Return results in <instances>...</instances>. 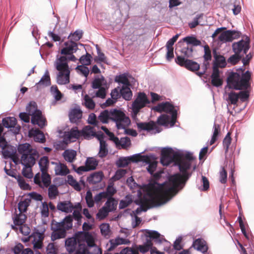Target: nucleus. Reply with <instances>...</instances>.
I'll use <instances>...</instances> for the list:
<instances>
[{
    "instance_id": "obj_1",
    "label": "nucleus",
    "mask_w": 254,
    "mask_h": 254,
    "mask_svg": "<svg viewBox=\"0 0 254 254\" xmlns=\"http://www.w3.org/2000/svg\"><path fill=\"white\" fill-rule=\"evenodd\" d=\"M175 194V174L169 176L164 183L149 184L143 195L144 201L152 207H157L169 201Z\"/></svg>"
},
{
    "instance_id": "obj_2",
    "label": "nucleus",
    "mask_w": 254,
    "mask_h": 254,
    "mask_svg": "<svg viewBox=\"0 0 254 254\" xmlns=\"http://www.w3.org/2000/svg\"><path fill=\"white\" fill-rule=\"evenodd\" d=\"M176 195L183 190L196 168V158L191 152L176 148Z\"/></svg>"
},
{
    "instance_id": "obj_3",
    "label": "nucleus",
    "mask_w": 254,
    "mask_h": 254,
    "mask_svg": "<svg viewBox=\"0 0 254 254\" xmlns=\"http://www.w3.org/2000/svg\"><path fill=\"white\" fill-rule=\"evenodd\" d=\"M159 125L165 127H173L175 125V112L169 115H161L158 117L156 122L151 121L148 123L137 124V128L140 131L145 130L151 134H155L162 131V129Z\"/></svg>"
},
{
    "instance_id": "obj_4",
    "label": "nucleus",
    "mask_w": 254,
    "mask_h": 254,
    "mask_svg": "<svg viewBox=\"0 0 254 254\" xmlns=\"http://www.w3.org/2000/svg\"><path fill=\"white\" fill-rule=\"evenodd\" d=\"M251 73L247 71L242 75L237 72H231L227 79V87L235 90H247L251 86Z\"/></svg>"
},
{
    "instance_id": "obj_5",
    "label": "nucleus",
    "mask_w": 254,
    "mask_h": 254,
    "mask_svg": "<svg viewBox=\"0 0 254 254\" xmlns=\"http://www.w3.org/2000/svg\"><path fill=\"white\" fill-rule=\"evenodd\" d=\"M26 113H20L19 118L25 123H29L30 116H31V123L33 125H37L41 128L46 126V119L43 117L41 111L37 109V105L35 102H30L26 107Z\"/></svg>"
},
{
    "instance_id": "obj_6",
    "label": "nucleus",
    "mask_w": 254,
    "mask_h": 254,
    "mask_svg": "<svg viewBox=\"0 0 254 254\" xmlns=\"http://www.w3.org/2000/svg\"><path fill=\"white\" fill-rule=\"evenodd\" d=\"M145 235L146 237V242L142 245L136 246V250L142 254L150 251V254L153 250V242L156 244H161L163 242H167L163 236L161 235L157 231L146 230Z\"/></svg>"
},
{
    "instance_id": "obj_7",
    "label": "nucleus",
    "mask_w": 254,
    "mask_h": 254,
    "mask_svg": "<svg viewBox=\"0 0 254 254\" xmlns=\"http://www.w3.org/2000/svg\"><path fill=\"white\" fill-rule=\"evenodd\" d=\"M72 227V219L71 215L66 216L61 222L52 224V228L53 232L51 234V240L55 241L64 238L66 231Z\"/></svg>"
},
{
    "instance_id": "obj_8",
    "label": "nucleus",
    "mask_w": 254,
    "mask_h": 254,
    "mask_svg": "<svg viewBox=\"0 0 254 254\" xmlns=\"http://www.w3.org/2000/svg\"><path fill=\"white\" fill-rule=\"evenodd\" d=\"M56 69L59 71L57 76V82L60 85L67 84L69 82L70 70L67 63V59L62 56L55 62Z\"/></svg>"
},
{
    "instance_id": "obj_9",
    "label": "nucleus",
    "mask_w": 254,
    "mask_h": 254,
    "mask_svg": "<svg viewBox=\"0 0 254 254\" xmlns=\"http://www.w3.org/2000/svg\"><path fill=\"white\" fill-rule=\"evenodd\" d=\"M181 51L184 56H178L176 63L190 71L193 72L197 71L200 68L199 64L196 62L187 59L191 56L192 52L191 49L188 48L187 46V47H184Z\"/></svg>"
},
{
    "instance_id": "obj_10",
    "label": "nucleus",
    "mask_w": 254,
    "mask_h": 254,
    "mask_svg": "<svg viewBox=\"0 0 254 254\" xmlns=\"http://www.w3.org/2000/svg\"><path fill=\"white\" fill-rule=\"evenodd\" d=\"M111 121L116 123L118 129L125 128L130 124L129 118L125 113L117 109H111Z\"/></svg>"
},
{
    "instance_id": "obj_11",
    "label": "nucleus",
    "mask_w": 254,
    "mask_h": 254,
    "mask_svg": "<svg viewBox=\"0 0 254 254\" xmlns=\"http://www.w3.org/2000/svg\"><path fill=\"white\" fill-rule=\"evenodd\" d=\"M150 103L146 95L143 92H139L132 104V110L134 115H136L140 110Z\"/></svg>"
},
{
    "instance_id": "obj_12",
    "label": "nucleus",
    "mask_w": 254,
    "mask_h": 254,
    "mask_svg": "<svg viewBox=\"0 0 254 254\" xmlns=\"http://www.w3.org/2000/svg\"><path fill=\"white\" fill-rule=\"evenodd\" d=\"M232 48L235 53L239 55L246 54L250 49V39L247 37L246 39L241 40L238 42L234 43Z\"/></svg>"
},
{
    "instance_id": "obj_13",
    "label": "nucleus",
    "mask_w": 254,
    "mask_h": 254,
    "mask_svg": "<svg viewBox=\"0 0 254 254\" xmlns=\"http://www.w3.org/2000/svg\"><path fill=\"white\" fill-rule=\"evenodd\" d=\"M160 162L163 166H168L175 162V152L171 148H164L162 149Z\"/></svg>"
},
{
    "instance_id": "obj_14",
    "label": "nucleus",
    "mask_w": 254,
    "mask_h": 254,
    "mask_svg": "<svg viewBox=\"0 0 254 254\" xmlns=\"http://www.w3.org/2000/svg\"><path fill=\"white\" fill-rule=\"evenodd\" d=\"M39 157L37 150H35L27 155L21 156V164L25 167H32L36 163V159Z\"/></svg>"
},
{
    "instance_id": "obj_15",
    "label": "nucleus",
    "mask_w": 254,
    "mask_h": 254,
    "mask_svg": "<svg viewBox=\"0 0 254 254\" xmlns=\"http://www.w3.org/2000/svg\"><path fill=\"white\" fill-rule=\"evenodd\" d=\"M79 245H83L75 237L68 238L65 241V246L69 253H72L79 250Z\"/></svg>"
},
{
    "instance_id": "obj_16",
    "label": "nucleus",
    "mask_w": 254,
    "mask_h": 254,
    "mask_svg": "<svg viewBox=\"0 0 254 254\" xmlns=\"http://www.w3.org/2000/svg\"><path fill=\"white\" fill-rule=\"evenodd\" d=\"M151 109L158 113L165 112L167 114L175 112L174 106L168 102L159 103L156 106H153Z\"/></svg>"
},
{
    "instance_id": "obj_17",
    "label": "nucleus",
    "mask_w": 254,
    "mask_h": 254,
    "mask_svg": "<svg viewBox=\"0 0 254 254\" xmlns=\"http://www.w3.org/2000/svg\"><path fill=\"white\" fill-rule=\"evenodd\" d=\"M81 136L80 131L78 130L76 127L72 128L69 131H65L64 134V142L68 143L73 142Z\"/></svg>"
},
{
    "instance_id": "obj_18",
    "label": "nucleus",
    "mask_w": 254,
    "mask_h": 254,
    "mask_svg": "<svg viewBox=\"0 0 254 254\" xmlns=\"http://www.w3.org/2000/svg\"><path fill=\"white\" fill-rule=\"evenodd\" d=\"M142 158V160L148 164L146 168L147 171L151 175H152L157 167V162L155 161H152L151 159H154L155 156L153 154L146 155L141 156Z\"/></svg>"
},
{
    "instance_id": "obj_19",
    "label": "nucleus",
    "mask_w": 254,
    "mask_h": 254,
    "mask_svg": "<svg viewBox=\"0 0 254 254\" xmlns=\"http://www.w3.org/2000/svg\"><path fill=\"white\" fill-rule=\"evenodd\" d=\"M130 243V241L127 239L120 238L119 237L115 239H112L109 241V245H107V251H113L117 246L121 245H127Z\"/></svg>"
},
{
    "instance_id": "obj_20",
    "label": "nucleus",
    "mask_w": 254,
    "mask_h": 254,
    "mask_svg": "<svg viewBox=\"0 0 254 254\" xmlns=\"http://www.w3.org/2000/svg\"><path fill=\"white\" fill-rule=\"evenodd\" d=\"M51 164L55 165L54 171L57 176H65L70 172L67 166L60 162H51Z\"/></svg>"
},
{
    "instance_id": "obj_21",
    "label": "nucleus",
    "mask_w": 254,
    "mask_h": 254,
    "mask_svg": "<svg viewBox=\"0 0 254 254\" xmlns=\"http://www.w3.org/2000/svg\"><path fill=\"white\" fill-rule=\"evenodd\" d=\"M65 47L62 49L61 53L63 55H71L75 53L78 49L77 44L71 40L64 43Z\"/></svg>"
},
{
    "instance_id": "obj_22",
    "label": "nucleus",
    "mask_w": 254,
    "mask_h": 254,
    "mask_svg": "<svg viewBox=\"0 0 254 254\" xmlns=\"http://www.w3.org/2000/svg\"><path fill=\"white\" fill-rule=\"evenodd\" d=\"M51 85L50 77L48 70H46L40 81L36 83L35 87L37 90Z\"/></svg>"
},
{
    "instance_id": "obj_23",
    "label": "nucleus",
    "mask_w": 254,
    "mask_h": 254,
    "mask_svg": "<svg viewBox=\"0 0 254 254\" xmlns=\"http://www.w3.org/2000/svg\"><path fill=\"white\" fill-rule=\"evenodd\" d=\"M140 156V154H134L131 157H120L116 162V165L119 168L127 167L130 161L137 162L134 158Z\"/></svg>"
},
{
    "instance_id": "obj_24",
    "label": "nucleus",
    "mask_w": 254,
    "mask_h": 254,
    "mask_svg": "<svg viewBox=\"0 0 254 254\" xmlns=\"http://www.w3.org/2000/svg\"><path fill=\"white\" fill-rule=\"evenodd\" d=\"M84 246V254H101V249L98 247L96 245H89V247H86V245H79V250H78L79 252H82L81 246Z\"/></svg>"
},
{
    "instance_id": "obj_25",
    "label": "nucleus",
    "mask_w": 254,
    "mask_h": 254,
    "mask_svg": "<svg viewBox=\"0 0 254 254\" xmlns=\"http://www.w3.org/2000/svg\"><path fill=\"white\" fill-rule=\"evenodd\" d=\"M57 209L66 213H70L73 210V205L70 201L59 202L57 206Z\"/></svg>"
},
{
    "instance_id": "obj_26",
    "label": "nucleus",
    "mask_w": 254,
    "mask_h": 254,
    "mask_svg": "<svg viewBox=\"0 0 254 254\" xmlns=\"http://www.w3.org/2000/svg\"><path fill=\"white\" fill-rule=\"evenodd\" d=\"M175 43V36H173L167 42L166 45L167 53L166 58L167 61H170L174 58L173 45Z\"/></svg>"
},
{
    "instance_id": "obj_27",
    "label": "nucleus",
    "mask_w": 254,
    "mask_h": 254,
    "mask_svg": "<svg viewBox=\"0 0 254 254\" xmlns=\"http://www.w3.org/2000/svg\"><path fill=\"white\" fill-rule=\"evenodd\" d=\"M35 150H36L33 149L31 145L27 143L20 144L17 147V151L19 154L21 155V156L30 153Z\"/></svg>"
},
{
    "instance_id": "obj_28",
    "label": "nucleus",
    "mask_w": 254,
    "mask_h": 254,
    "mask_svg": "<svg viewBox=\"0 0 254 254\" xmlns=\"http://www.w3.org/2000/svg\"><path fill=\"white\" fill-rule=\"evenodd\" d=\"M183 42H179L177 44V47H181L184 44V42H186L187 44V46L189 47L188 45H192V46H197L201 45V41L196 38V37L193 36H188L183 39Z\"/></svg>"
},
{
    "instance_id": "obj_29",
    "label": "nucleus",
    "mask_w": 254,
    "mask_h": 254,
    "mask_svg": "<svg viewBox=\"0 0 254 254\" xmlns=\"http://www.w3.org/2000/svg\"><path fill=\"white\" fill-rule=\"evenodd\" d=\"M81 136H83L85 139H89L94 137L96 132L94 130L93 127L90 126L84 127L80 131Z\"/></svg>"
},
{
    "instance_id": "obj_30",
    "label": "nucleus",
    "mask_w": 254,
    "mask_h": 254,
    "mask_svg": "<svg viewBox=\"0 0 254 254\" xmlns=\"http://www.w3.org/2000/svg\"><path fill=\"white\" fill-rule=\"evenodd\" d=\"M193 247L197 250L203 253H206L208 250V247L206 242L201 239H197L195 240L193 244Z\"/></svg>"
},
{
    "instance_id": "obj_31",
    "label": "nucleus",
    "mask_w": 254,
    "mask_h": 254,
    "mask_svg": "<svg viewBox=\"0 0 254 254\" xmlns=\"http://www.w3.org/2000/svg\"><path fill=\"white\" fill-rule=\"evenodd\" d=\"M118 148L121 147L122 148L126 149L130 145V140L128 137H122L120 139L118 137V140L115 139L112 140Z\"/></svg>"
},
{
    "instance_id": "obj_32",
    "label": "nucleus",
    "mask_w": 254,
    "mask_h": 254,
    "mask_svg": "<svg viewBox=\"0 0 254 254\" xmlns=\"http://www.w3.org/2000/svg\"><path fill=\"white\" fill-rule=\"evenodd\" d=\"M76 155V151L72 149H66L62 154L64 160L69 163L75 160Z\"/></svg>"
},
{
    "instance_id": "obj_33",
    "label": "nucleus",
    "mask_w": 254,
    "mask_h": 254,
    "mask_svg": "<svg viewBox=\"0 0 254 254\" xmlns=\"http://www.w3.org/2000/svg\"><path fill=\"white\" fill-rule=\"evenodd\" d=\"M82 115V111L79 109H73L69 114V120L72 123H76L81 118Z\"/></svg>"
},
{
    "instance_id": "obj_34",
    "label": "nucleus",
    "mask_w": 254,
    "mask_h": 254,
    "mask_svg": "<svg viewBox=\"0 0 254 254\" xmlns=\"http://www.w3.org/2000/svg\"><path fill=\"white\" fill-rule=\"evenodd\" d=\"M98 119L103 124L108 123L109 120H111V109L105 110L101 112Z\"/></svg>"
},
{
    "instance_id": "obj_35",
    "label": "nucleus",
    "mask_w": 254,
    "mask_h": 254,
    "mask_svg": "<svg viewBox=\"0 0 254 254\" xmlns=\"http://www.w3.org/2000/svg\"><path fill=\"white\" fill-rule=\"evenodd\" d=\"M107 85V81L103 76L97 77L92 82V88L93 89H98L101 88V86Z\"/></svg>"
},
{
    "instance_id": "obj_36",
    "label": "nucleus",
    "mask_w": 254,
    "mask_h": 254,
    "mask_svg": "<svg viewBox=\"0 0 254 254\" xmlns=\"http://www.w3.org/2000/svg\"><path fill=\"white\" fill-rule=\"evenodd\" d=\"M214 58L215 59V62L214 65H217L218 67L221 68H224L226 65V62L225 57L222 55H218L216 52H214Z\"/></svg>"
},
{
    "instance_id": "obj_37",
    "label": "nucleus",
    "mask_w": 254,
    "mask_h": 254,
    "mask_svg": "<svg viewBox=\"0 0 254 254\" xmlns=\"http://www.w3.org/2000/svg\"><path fill=\"white\" fill-rule=\"evenodd\" d=\"M102 179L101 172L94 173L87 177V181L89 184H96L99 183Z\"/></svg>"
},
{
    "instance_id": "obj_38",
    "label": "nucleus",
    "mask_w": 254,
    "mask_h": 254,
    "mask_svg": "<svg viewBox=\"0 0 254 254\" xmlns=\"http://www.w3.org/2000/svg\"><path fill=\"white\" fill-rule=\"evenodd\" d=\"M213 132L209 142L210 145H212L218 139V135L220 133L221 127L219 124L215 123L213 125Z\"/></svg>"
},
{
    "instance_id": "obj_39",
    "label": "nucleus",
    "mask_w": 254,
    "mask_h": 254,
    "mask_svg": "<svg viewBox=\"0 0 254 254\" xmlns=\"http://www.w3.org/2000/svg\"><path fill=\"white\" fill-rule=\"evenodd\" d=\"M232 35L233 32L231 30H227L220 34L218 39L221 42H231L233 41Z\"/></svg>"
},
{
    "instance_id": "obj_40",
    "label": "nucleus",
    "mask_w": 254,
    "mask_h": 254,
    "mask_svg": "<svg viewBox=\"0 0 254 254\" xmlns=\"http://www.w3.org/2000/svg\"><path fill=\"white\" fill-rule=\"evenodd\" d=\"M16 123V119L14 117H7L2 120L3 126L6 128L14 127Z\"/></svg>"
},
{
    "instance_id": "obj_41",
    "label": "nucleus",
    "mask_w": 254,
    "mask_h": 254,
    "mask_svg": "<svg viewBox=\"0 0 254 254\" xmlns=\"http://www.w3.org/2000/svg\"><path fill=\"white\" fill-rule=\"evenodd\" d=\"M49 164V161L48 157L43 156L40 158L38 164L41 172L48 171Z\"/></svg>"
},
{
    "instance_id": "obj_42",
    "label": "nucleus",
    "mask_w": 254,
    "mask_h": 254,
    "mask_svg": "<svg viewBox=\"0 0 254 254\" xmlns=\"http://www.w3.org/2000/svg\"><path fill=\"white\" fill-rule=\"evenodd\" d=\"M107 198L108 199L106 203H105L104 207H105L106 209L107 210L109 211L110 212H112L116 210L117 202L115 200V199L113 197Z\"/></svg>"
},
{
    "instance_id": "obj_43",
    "label": "nucleus",
    "mask_w": 254,
    "mask_h": 254,
    "mask_svg": "<svg viewBox=\"0 0 254 254\" xmlns=\"http://www.w3.org/2000/svg\"><path fill=\"white\" fill-rule=\"evenodd\" d=\"M120 93L123 98L126 100H130L132 96V93L128 86H123L120 89Z\"/></svg>"
},
{
    "instance_id": "obj_44",
    "label": "nucleus",
    "mask_w": 254,
    "mask_h": 254,
    "mask_svg": "<svg viewBox=\"0 0 254 254\" xmlns=\"http://www.w3.org/2000/svg\"><path fill=\"white\" fill-rule=\"evenodd\" d=\"M44 237L40 233H37L34 235L33 244L34 248L36 249H40L42 247V241Z\"/></svg>"
},
{
    "instance_id": "obj_45",
    "label": "nucleus",
    "mask_w": 254,
    "mask_h": 254,
    "mask_svg": "<svg viewBox=\"0 0 254 254\" xmlns=\"http://www.w3.org/2000/svg\"><path fill=\"white\" fill-rule=\"evenodd\" d=\"M41 182L42 188H48L51 183V177L47 172H41Z\"/></svg>"
},
{
    "instance_id": "obj_46",
    "label": "nucleus",
    "mask_w": 254,
    "mask_h": 254,
    "mask_svg": "<svg viewBox=\"0 0 254 254\" xmlns=\"http://www.w3.org/2000/svg\"><path fill=\"white\" fill-rule=\"evenodd\" d=\"M48 188V197L50 199H55L59 194L58 187L55 185L49 186Z\"/></svg>"
},
{
    "instance_id": "obj_47",
    "label": "nucleus",
    "mask_w": 254,
    "mask_h": 254,
    "mask_svg": "<svg viewBox=\"0 0 254 254\" xmlns=\"http://www.w3.org/2000/svg\"><path fill=\"white\" fill-rule=\"evenodd\" d=\"M132 201L131 195H126L123 199L120 200L119 206V208L122 209L126 208L132 202Z\"/></svg>"
},
{
    "instance_id": "obj_48",
    "label": "nucleus",
    "mask_w": 254,
    "mask_h": 254,
    "mask_svg": "<svg viewBox=\"0 0 254 254\" xmlns=\"http://www.w3.org/2000/svg\"><path fill=\"white\" fill-rule=\"evenodd\" d=\"M98 162L93 157H89L86 159L85 165L88 171L93 170L96 169L98 165Z\"/></svg>"
},
{
    "instance_id": "obj_49",
    "label": "nucleus",
    "mask_w": 254,
    "mask_h": 254,
    "mask_svg": "<svg viewBox=\"0 0 254 254\" xmlns=\"http://www.w3.org/2000/svg\"><path fill=\"white\" fill-rule=\"evenodd\" d=\"M33 135L35 141L42 143L45 142L46 139L44 134L39 129H35L34 131Z\"/></svg>"
},
{
    "instance_id": "obj_50",
    "label": "nucleus",
    "mask_w": 254,
    "mask_h": 254,
    "mask_svg": "<svg viewBox=\"0 0 254 254\" xmlns=\"http://www.w3.org/2000/svg\"><path fill=\"white\" fill-rule=\"evenodd\" d=\"M84 241L87 244L86 247H89V245H95V241L93 236L89 232H84L82 234Z\"/></svg>"
},
{
    "instance_id": "obj_51",
    "label": "nucleus",
    "mask_w": 254,
    "mask_h": 254,
    "mask_svg": "<svg viewBox=\"0 0 254 254\" xmlns=\"http://www.w3.org/2000/svg\"><path fill=\"white\" fill-rule=\"evenodd\" d=\"M108 153V150L107 149V144L106 142H102L100 144L99 152L98 153V156L100 158L105 157L107 155Z\"/></svg>"
},
{
    "instance_id": "obj_52",
    "label": "nucleus",
    "mask_w": 254,
    "mask_h": 254,
    "mask_svg": "<svg viewBox=\"0 0 254 254\" xmlns=\"http://www.w3.org/2000/svg\"><path fill=\"white\" fill-rule=\"evenodd\" d=\"M115 81L123 84L124 85V86H129L130 85L129 82L126 74H122L116 76Z\"/></svg>"
},
{
    "instance_id": "obj_53",
    "label": "nucleus",
    "mask_w": 254,
    "mask_h": 254,
    "mask_svg": "<svg viewBox=\"0 0 254 254\" xmlns=\"http://www.w3.org/2000/svg\"><path fill=\"white\" fill-rule=\"evenodd\" d=\"M243 57V55L235 53V54L232 55L228 59L227 62L232 65H235L240 61Z\"/></svg>"
},
{
    "instance_id": "obj_54",
    "label": "nucleus",
    "mask_w": 254,
    "mask_h": 254,
    "mask_svg": "<svg viewBox=\"0 0 254 254\" xmlns=\"http://www.w3.org/2000/svg\"><path fill=\"white\" fill-rule=\"evenodd\" d=\"M96 49H97V55H98V57L95 59V60L96 61V62H97V63L103 62V63L107 64V60L106 57L105 56V55L103 53H102L101 52L100 49L99 47L98 46V45H96Z\"/></svg>"
},
{
    "instance_id": "obj_55",
    "label": "nucleus",
    "mask_w": 254,
    "mask_h": 254,
    "mask_svg": "<svg viewBox=\"0 0 254 254\" xmlns=\"http://www.w3.org/2000/svg\"><path fill=\"white\" fill-rule=\"evenodd\" d=\"M26 216L25 214L20 212L18 215H17L14 220V223L15 225L21 226L25 223Z\"/></svg>"
},
{
    "instance_id": "obj_56",
    "label": "nucleus",
    "mask_w": 254,
    "mask_h": 254,
    "mask_svg": "<svg viewBox=\"0 0 254 254\" xmlns=\"http://www.w3.org/2000/svg\"><path fill=\"white\" fill-rule=\"evenodd\" d=\"M84 105L89 109H93L95 108V104L91 98L88 95H86L84 98Z\"/></svg>"
},
{
    "instance_id": "obj_57",
    "label": "nucleus",
    "mask_w": 254,
    "mask_h": 254,
    "mask_svg": "<svg viewBox=\"0 0 254 254\" xmlns=\"http://www.w3.org/2000/svg\"><path fill=\"white\" fill-rule=\"evenodd\" d=\"M50 90L56 100L59 101L62 99L63 95L59 90L57 86H52Z\"/></svg>"
},
{
    "instance_id": "obj_58",
    "label": "nucleus",
    "mask_w": 254,
    "mask_h": 254,
    "mask_svg": "<svg viewBox=\"0 0 254 254\" xmlns=\"http://www.w3.org/2000/svg\"><path fill=\"white\" fill-rule=\"evenodd\" d=\"M109 212V211L107 210L105 207L103 206L97 213L96 218L99 220H103L108 215Z\"/></svg>"
},
{
    "instance_id": "obj_59",
    "label": "nucleus",
    "mask_w": 254,
    "mask_h": 254,
    "mask_svg": "<svg viewBox=\"0 0 254 254\" xmlns=\"http://www.w3.org/2000/svg\"><path fill=\"white\" fill-rule=\"evenodd\" d=\"M231 132H228L223 141V145L225 149V152H227L229 150V146L231 143Z\"/></svg>"
},
{
    "instance_id": "obj_60",
    "label": "nucleus",
    "mask_w": 254,
    "mask_h": 254,
    "mask_svg": "<svg viewBox=\"0 0 254 254\" xmlns=\"http://www.w3.org/2000/svg\"><path fill=\"white\" fill-rule=\"evenodd\" d=\"M83 35V31L81 30H76L73 34H71L69 35L68 38L70 39V40L73 41H77L79 40L82 37Z\"/></svg>"
},
{
    "instance_id": "obj_61",
    "label": "nucleus",
    "mask_w": 254,
    "mask_h": 254,
    "mask_svg": "<svg viewBox=\"0 0 254 254\" xmlns=\"http://www.w3.org/2000/svg\"><path fill=\"white\" fill-rule=\"evenodd\" d=\"M85 200L87 205L89 207H92L94 206L95 201L93 198L92 193L90 190L86 192Z\"/></svg>"
},
{
    "instance_id": "obj_62",
    "label": "nucleus",
    "mask_w": 254,
    "mask_h": 254,
    "mask_svg": "<svg viewBox=\"0 0 254 254\" xmlns=\"http://www.w3.org/2000/svg\"><path fill=\"white\" fill-rule=\"evenodd\" d=\"M15 179L17 180L18 185L21 189H23V190H28L29 189V185L28 184L26 183L23 178L22 176H21L20 175H18L16 176Z\"/></svg>"
},
{
    "instance_id": "obj_63",
    "label": "nucleus",
    "mask_w": 254,
    "mask_h": 254,
    "mask_svg": "<svg viewBox=\"0 0 254 254\" xmlns=\"http://www.w3.org/2000/svg\"><path fill=\"white\" fill-rule=\"evenodd\" d=\"M91 56L89 54L86 53L85 55L82 56L80 58L79 61L83 65H88L91 64Z\"/></svg>"
},
{
    "instance_id": "obj_64",
    "label": "nucleus",
    "mask_w": 254,
    "mask_h": 254,
    "mask_svg": "<svg viewBox=\"0 0 254 254\" xmlns=\"http://www.w3.org/2000/svg\"><path fill=\"white\" fill-rule=\"evenodd\" d=\"M58 248L54 243H49L46 247V254H57Z\"/></svg>"
}]
</instances>
